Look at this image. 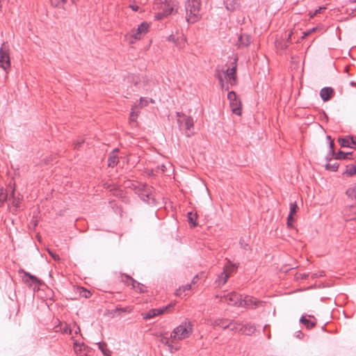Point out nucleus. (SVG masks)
<instances>
[{"instance_id": "nucleus-1", "label": "nucleus", "mask_w": 356, "mask_h": 356, "mask_svg": "<svg viewBox=\"0 0 356 356\" xmlns=\"http://www.w3.org/2000/svg\"><path fill=\"white\" fill-rule=\"evenodd\" d=\"M185 9L187 22L190 23H195L200 19V0H187L185 3Z\"/></svg>"}, {"instance_id": "nucleus-2", "label": "nucleus", "mask_w": 356, "mask_h": 356, "mask_svg": "<svg viewBox=\"0 0 356 356\" xmlns=\"http://www.w3.org/2000/svg\"><path fill=\"white\" fill-rule=\"evenodd\" d=\"M233 64L234 65L231 68H228L224 72L225 79H227V81L224 80L222 76L220 73L216 74V77L218 79L222 90H228L229 83L231 86L236 84V60H234Z\"/></svg>"}, {"instance_id": "nucleus-3", "label": "nucleus", "mask_w": 356, "mask_h": 356, "mask_svg": "<svg viewBox=\"0 0 356 356\" xmlns=\"http://www.w3.org/2000/svg\"><path fill=\"white\" fill-rule=\"evenodd\" d=\"M193 333V324L191 321L185 320L176 327L170 334V338L175 340H182L190 337Z\"/></svg>"}, {"instance_id": "nucleus-4", "label": "nucleus", "mask_w": 356, "mask_h": 356, "mask_svg": "<svg viewBox=\"0 0 356 356\" xmlns=\"http://www.w3.org/2000/svg\"><path fill=\"white\" fill-rule=\"evenodd\" d=\"M153 8L159 10L155 14L157 19H161L170 15L173 10V7L166 0H156L154 3Z\"/></svg>"}, {"instance_id": "nucleus-5", "label": "nucleus", "mask_w": 356, "mask_h": 356, "mask_svg": "<svg viewBox=\"0 0 356 356\" xmlns=\"http://www.w3.org/2000/svg\"><path fill=\"white\" fill-rule=\"evenodd\" d=\"M0 67L5 71L10 67V48L8 42H3L0 48Z\"/></svg>"}, {"instance_id": "nucleus-6", "label": "nucleus", "mask_w": 356, "mask_h": 356, "mask_svg": "<svg viewBox=\"0 0 356 356\" xmlns=\"http://www.w3.org/2000/svg\"><path fill=\"white\" fill-rule=\"evenodd\" d=\"M216 298H219L220 302H225L230 305L242 307V296L236 292H232L220 296L216 295Z\"/></svg>"}, {"instance_id": "nucleus-7", "label": "nucleus", "mask_w": 356, "mask_h": 356, "mask_svg": "<svg viewBox=\"0 0 356 356\" xmlns=\"http://www.w3.org/2000/svg\"><path fill=\"white\" fill-rule=\"evenodd\" d=\"M227 99L229 101V106L233 113L241 115V102L238 98L236 94L234 91H231L227 94Z\"/></svg>"}, {"instance_id": "nucleus-8", "label": "nucleus", "mask_w": 356, "mask_h": 356, "mask_svg": "<svg viewBox=\"0 0 356 356\" xmlns=\"http://www.w3.org/2000/svg\"><path fill=\"white\" fill-rule=\"evenodd\" d=\"M149 101L144 97H140L139 103L136 104L131 108V111L129 116L130 122H136L137 117L140 113V109L148 105Z\"/></svg>"}, {"instance_id": "nucleus-9", "label": "nucleus", "mask_w": 356, "mask_h": 356, "mask_svg": "<svg viewBox=\"0 0 356 356\" xmlns=\"http://www.w3.org/2000/svg\"><path fill=\"white\" fill-rule=\"evenodd\" d=\"M149 27V26L147 22H143L136 29L131 31L130 36L134 40H140L147 33Z\"/></svg>"}, {"instance_id": "nucleus-10", "label": "nucleus", "mask_w": 356, "mask_h": 356, "mask_svg": "<svg viewBox=\"0 0 356 356\" xmlns=\"http://www.w3.org/2000/svg\"><path fill=\"white\" fill-rule=\"evenodd\" d=\"M264 303V302L258 300L254 297L247 296L242 299L241 305L243 307L255 309L259 307H263Z\"/></svg>"}, {"instance_id": "nucleus-11", "label": "nucleus", "mask_w": 356, "mask_h": 356, "mask_svg": "<svg viewBox=\"0 0 356 356\" xmlns=\"http://www.w3.org/2000/svg\"><path fill=\"white\" fill-rule=\"evenodd\" d=\"M19 273H24L22 280L29 286L40 284V281L36 277L30 274L29 273L25 272L24 270H20Z\"/></svg>"}, {"instance_id": "nucleus-12", "label": "nucleus", "mask_w": 356, "mask_h": 356, "mask_svg": "<svg viewBox=\"0 0 356 356\" xmlns=\"http://www.w3.org/2000/svg\"><path fill=\"white\" fill-rule=\"evenodd\" d=\"M338 142L341 147L354 148L356 147V137L348 136L344 138H339Z\"/></svg>"}, {"instance_id": "nucleus-13", "label": "nucleus", "mask_w": 356, "mask_h": 356, "mask_svg": "<svg viewBox=\"0 0 356 356\" xmlns=\"http://www.w3.org/2000/svg\"><path fill=\"white\" fill-rule=\"evenodd\" d=\"M124 282L127 285H131L133 289H136V291H139L140 293L145 292V286H144V285L141 284L139 282H137L136 280H134L130 276L126 275L125 276V280H124Z\"/></svg>"}, {"instance_id": "nucleus-14", "label": "nucleus", "mask_w": 356, "mask_h": 356, "mask_svg": "<svg viewBox=\"0 0 356 356\" xmlns=\"http://www.w3.org/2000/svg\"><path fill=\"white\" fill-rule=\"evenodd\" d=\"M334 95V90L331 87H325L322 88L320 91V96L321 99L324 102H327L330 99V98Z\"/></svg>"}, {"instance_id": "nucleus-15", "label": "nucleus", "mask_w": 356, "mask_h": 356, "mask_svg": "<svg viewBox=\"0 0 356 356\" xmlns=\"http://www.w3.org/2000/svg\"><path fill=\"white\" fill-rule=\"evenodd\" d=\"M251 41V37L248 34H241L238 37L237 46L238 48L248 47Z\"/></svg>"}, {"instance_id": "nucleus-16", "label": "nucleus", "mask_w": 356, "mask_h": 356, "mask_svg": "<svg viewBox=\"0 0 356 356\" xmlns=\"http://www.w3.org/2000/svg\"><path fill=\"white\" fill-rule=\"evenodd\" d=\"M168 307L159 309H150L146 314L144 315L143 318L145 319H150L153 317L162 314L167 310Z\"/></svg>"}, {"instance_id": "nucleus-17", "label": "nucleus", "mask_w": 356, "mask_h": 356, "mask_svg": "<svg viewBox=\"0 0 356 356\" xmlns=\"http://www.w3.org/2000/svg\"><path fill=\"white\" fill-rule=\"evenodd\" d=\"M118 152V149H113L111 154H109V157L108 159V165L109 167L113 168L116 165L119 161L118 157L117 156V153Z\"/></svg>"}, {"instance_id": "nucleus-18", "label": "nucleus", "mask_w": 356, "mask_h": 356, "mask_svg": "<svg viewBox=\"0 0 356 356\" xmlns=\"http://www.w3.org/2000/svg\"><path fill=\"white\" fill-rule=\"evenodd\" d=\"M256 331L255 325L251 323L243 325L241 333L245 335L250 336Z\"/></svg>"}, {"instance_id": "nucleus-19", "label": "nucleus", "mask_w": 356, "mask_h": 356, "mask_svg": "<svg viewBox=\"0 0 356 356\" xmlns=\"http://www.w3.org/2000/svg\"><path fill=\"white\" fill-rule=\"evenodd\" d=\"M230 321L227 318H218L213 321V325L222 327V329H229Z\"/></svg>"}, {"instance_id": "nucleus-20", "label": "nucleus", "mask_w": 356, "mask_h": 356, "mask_svg": "<svg viewBox=\"0 0 356 356\" xmlns=\"http://www.w3.org/2000/svg\"><path fill=\"white\" fill-rule=\"evenodd\" d=\"M229 277V275L222 270V272L218 276V278L216 280V284L218 287H221L227 282Z\"/></svg>"}, {"instance_id": "nucleus-21", "label": "nucleus", "mask_w": 356, "mask_h": 356, "mask_svg": "<svg viewBox=\"0 0 356 356\" xmlns=\"http://www.w3.org/2000/svg\"><path fill=\"white\" fill-rule=\"evenodd\" d=\"M238 268V266L235 264L232 263L231 261H228L227 264L223 267V271L230 275V274L234 272Z\"/></svg>"}, {"instance_id": "nucleus-22", "label": "nucleus", "mask_w": 356, "mask_h": 356, "mask_svg": "<svg viewBox=\"0 0 356 356\" xmlns=\"http://www.w3.org/2000/svg\"><path fill=\"white\" fill-rule=\"evenodd\" d=\"M184 125L186 129V135L187 136H190V134L188 131L190 129L194 126V121L192 117L186 116L184 119Z\"/></svg>"}, {"instance_id": "nucleus-23", "label": "nucleus", "mask_w": 356, "mask_h": 356, "mask_svg": "<svg viewBox=\"0 0 356 356\" xmlns=\"http://www.w3.org/2000/svg\"><path fill=\"white\" fill-rule=\"evenodd\" d=\"M243 324L238 321H230L229 329L233 332H238L241 333Z\"/></svg>"}, {"instance_id": "nucleus-24", "label": "nucleus", "mask_w": 356, "mask_h": 356, "mask_svg": "<svg viewBox=\"0 0 356 356\" xmlns=\"http://www.w3.org/2000/svg\"><path fill=\"white\" fill-rule=\"evenodd\" d=\"M352 154V152H343L342 151H339L336 154H334L335 160L350 159Z\"/></svg>"}, {"instance_id": "nucleus-25", "label": "nucleus", "mask_w": 356, "mask_h": 356, "mask_svg": "<svg viewBox=\"0 0 356 356\" xmlns=\"http://www.w3.org/2000/svg\"><path fill=\"white\" fill-rule=\"evenodd\" d=\"M326 159L329 161L327 163L325 164V168L328 170L335 172L338 170L339 164L337 161H334L333 163H330L332 161L331 159H329L328 156L326 157Z\"/></svg>"}, {"instance_id": "nucleus-26", "label": "nucleus", "mask_w": 356, "mask_h": 356, "mask_svg": "<svg viewBox=\"0 0 356 356\" xmlns=\"http://www.w3.org/2000/svg\"><path fill=\"white\" fill-rule=\"evenodd\" d=\"M300 321L301 323H302L304 325H305L307 329H311V328L314 327L316 324V321H310V320L307 319L305 316H302L300 318Z\"/></svg>"}, {"instance_id": "nucleus-27", "label": "nucleus", "mask_w": 356, "mask_h": 356, "mask_svg": "<svg viewBox=\"0 0 356 356\" xmlns=\"http://www.w3.org/2000/svg\"><path fill=\"white\" fill-rule=\"evenodd\" d=\"M343 175L348 177L356 175V163L347 165L346 170L343 172Z\"/></svg>"}, {"instance_id": "nucleus-28", "label": "nucleus", "mask_w": 356, "mask_h": 356, "mask_svg": "<svg viewBox=\"0 0 356 356\" xmlns=\"http://www.w3.org/2000/svg\"><path fill=\"white\" fill-rule=\"evenodd\" d=\"M346 194L352 200L356 199V183L346 190Z\"/></svg>"}, {"instance_id": "nucleus-29", "label": "nucleus", "mask_w": 356, "mask_h": 356, "mask_svg": "<svg viewBox=\"0 0 356 356\" xmlns=\"http://www.w3.org/2000/svg\"><path fill=\"white\" fill-rule=\"evenodd\" d=\"M224 3L229 10H234L238 6L237 0H224Z\"/></svg>"}, {"instance_id": "nucleus-30", "label": "nucleus", "mask_w": 356, "mask_h": 356, "mask_svg": "<svg viewBox=\"0 0 356 356\" xmlns=\"http://www.w3.org/2000/svg\"><path fill=\"white\" fill-rule=\"evenodd\" d=\"M197 218V213H193V212L188 213V220L192 227H195L197 225V222H196Z\"/></svg>"}, {"instance_id": "nucleus-31", "label": "nucleus", "mask_w": 356, "mask_h": 356, "mask_svg": "<svg viewBox=\"0 0 356 356\" xmlns=\"http://www.w3.org/2000/svg\"><path fill=\"white\" fill-rule=\"evenodd\" d=\"M99 348L102 350V353L105 356H111V351L106 348V343H98Z\"/></svg>"}, {"instance_id": "nucleus-32", "label": "nucleus", "mask_w": 356, "mask_h": 356, "mask_svg": "<svg viewBox=\"0 0 356 356\" xmlns=\"http://www.w3.org/2000/svg\"><path fill=\"white\" fill-rule=\"evenodd\" d=\"M52 6L64 9V3L66 0H50Z\"/></svg>"}, {"instance_id": "nucleus-33", "label": "nucleus", "mask_w": 356, "mask_h": 356, "mask_svg": "<svg viewBox=\"0 0 356 356\" xmlns=\"http://www.w3.org/2000/svg\"><path fill=\"white\" fill-rule=\"evenodd\" d=\"M191 289V284H186L185 286H183L182 287H180L179 289L176 291V295L178 296H181L183 292H185L186 291H189Z\"/></svg>"}, {"instance_id": "nucleus-34", "label": "nucleus", "mask_w": 356, "mask_h": 356, "mask_svg": "<svg viewBox=\"0 0 356 356\" xmlns=\"http://www.w3.org/2000/svg\"><path fill=\"white\" fill-rule=\"evenodd\" d=\"M12 200V204L16 208L20 207V200L19 198H15L14 197V190L12 191V197L9 198V200L10 201Z\"/></svg>"}, {"instance_id": "nucleus-35", "label": "nucleus", "mask_w": 356, "mask_h": 356, "mask_svg": "<svg viewBox=\"0 0 356 356\" xmlns=\"http://www.w3.org/2000/svg\"><path fill=\"white\" fill-rule=\"evenodd\" d=\"M297 209L298 206L296 202L290 203V212L289 215L293 216V215L296 213Z\"/></svg>"}, {"instance_id": "nucleus-36", "label": "nucleus", "mask_w": 356, "mask_h": 356, "mask_svg": "<svg viewBox=\"0 0 356 356\" xmlns=\"http://www.w3.org/2000/svg\"><path fill=\"white\" fill-rule=\"evenodd\" d=\"M8 198V194L6 193L3 188H0V203H3Z\"/></svg>"}, {"instance_id": "nucleus-37", "label": "nucleus", "mask_w": 356, "mask_h": 356, "mask_svg": "<svg viewBox=\"0 0 356 356\" xmlns=\"http://www.w3.org/2000/svg\"><path fill=\"white\" fill-rule=\"evenodd\" d=\"M275 46L278 49H286L288 47V44L286 42H282L281 41L276 40Z\"/></svg>"}, {"instance_id": "nucleus-38", "label": "nucleus", "mask_w": 356, "mask_h": 356, "mask_svg": "<svg viewBox=\"0 0 356 356\" xmlns=\"http://www.w3.org/2000/svg\"><path fill=\"white\" fill-rule=\"evenodd\" d=\"M170 337H168L166 336H161V339H160V342L164 345H166V346H169L170 343H171L170 342Z\"/></svg>"}, {"instance_id": "nucleus-39", "label": "nucleus", "mask_w": 356, "mask_h": 356, "mask_svg": "<svg viewBox=\"0 0 356 356\" xmlns=\"http://www.w3.org/2000/svg\"><path fill=\"white\" fill-rule=\"evenodd\" d=\"M176 115L177 117V123L179 126L181 127L182 124V120L181 118H183L184 119L186 117V115L181 112H177Z\"/></svg>"}, {"instance_id": "nucleus-40", "label": "nucleus", "mask_w": 356, "mask_h": 356, "mask_svg": "<svg viewBox=\"0 0 356 356\" xmlns=\"http://www.w3.org/2000/svg\"><path fill=\"white\" fill-rule=\"evenodd\" d=\"M85 142L84 139L82 138H79L74 143V149H79L82 144H83Z\"/></svg>"}, {"instance_id": "nucleus-41", "label": "nucleus", "mask_w": 356, "mask_h": 356, "mask_svg": "<svg viewBox=\"0 0 356 356\" xmlns=\"http://www.w3.org/2000/svg\"><path fill=\"white\" fill-rule=\"evenodd\" d=\"M60 331L64 334H72V329L67 324H65L63 327H60Z\"/></svg>"}, {"instance_id": "nucleus-42", "label": "nucleus", "mask_w": 356, "mask_h": 356, "mask_svg": "<svg viewBox=\"0 0 356 356\" xmlns=\"http://www.w3.org/2000/svg\"><path fill=\"white\" fill-rule=\"evenodd\" d=\"M175 45L180 49L184 48L185 45V40L183 38H179V40L175 43Z\"/></svg>"}, {"instance_id": "nucleus-43", "label": "nucleus", "mask_w": 356, "mask_h": 356, "mask_svg": "<svg viewBox=\"0 0 356 356\" xmlns=\"http://www.w3.org/2000/svg\"><path fill=\"white\" fill-rule=\"evenodd\" d=\"M168 349L170 353H175V351L179 350V346H174L172 343H170V345L168 346Z\"/></svg>"}, {"instance_id": "nucleus-44", "label": "nucleus", "mask_w": 356, "mask_h": 356, "mask_svg": "<svg viewBox=\"0 0 356 356\" xmlns=\"http://www.w3.org/2000/svg\"><path fill=\"white\" fill-rule=\"evenodd\" d=\"M168 40L175 44L179 40V38H176L174 35H170L168 37Z\"/></svg>"}, {"instance_id": "nucleus-45", "label": "nucleus", "mask_w": 356, "mask_h": 356, "mask_svg": "<svg viewBox=\"0 0 356 356\" xmlns=\"http://www.w3.org/2000/svg\"><path fill=\"white\" fill-rule=\"evenodd\" d=\"M325 8L324 7H320L318 9H316L314 13H309V15H310V17L312 18L314 17L316 15H317L318 13H320L321 11L323 9H325Z\"/></svg>"}, {"instance_id": "nucleus-46", "label": "nucleus", "mask_w": 356, "mask_h": 356, "mask_svg": "<svg viewBox=\"0 0 356 356\" xmlns=\"http://www.w3.org/2000/svg\"><path fill=\"white\" fill-rule=\"evenodd\" d=\"M293 220V216L289 215V216L287 218V222H286L288 227L291 228L293 227V225H292Z\"/></svg>"}, {"instance_id": "nucleus-47", "label": "nucleus", "mask_w": 356, "mask_h": 356, "mask_svg": "<svg viewBox=\"0 0 356 356\" xmlns=\"http://www.w3.org/2000/svg\"><path fill=\"white\" fill-rule=\"evenodd\" d=\"M49 253L54 260L58 261L60 259L59 256L57 254L53 252L52 251L49 250Z\"/></svg>"}, {"instance_id": "nucleus-48", "label": "nucleus", "mask_w": 356, "mask_h": 356, "mask_svg": "<svg viewBox=\"0 0 356 356\" xmlns=\"http://www.w3.org/2000/svg\"><path fill=\"white\" fill-rule=\"evenodd\" d=\"M333 147H334V142H333V140H330V155H331V156H334L335 154Z\"/></svg>"}, {"instance_id": "nucleus-49", "label": "nucleus", "mask_w": 356, "mask_h": 356, "mask_svg": "<svg viewBox=\"0 0 356 356\" xmlns=\"http://www.w3.org/2000/svg\"><path fill=\"white\" fill-rule=\"evenodd\" d=\"M304 337V334L302 332L301 330H298L296 332V337L298 338L299 339H302Z\"/></svg>"}, {"instance_id": "nucleus-50", "label": "nucleus", "mask_w": 356, "mask_h": 356, "mask_svg": "<svg viewBox=\"0 0 356 356\" xmlns=\"http://www.w3.org/2000/svg\"><path fill=\"white\" fill-rule=\"evenodd\" d=\"M129 7L132 9L134 11H138L139 10L138 6L136 4H130Z\"/></svg>"}, {"instance_id": "nucleus-51", "label": "nucleus", "mask_w": 356, "mask_h": 356, "mask_svg": "<svg viewBox=\"0 0 356 356\" xmlns=\"http://www.w3.org/2000/svg\"><path fill=\"white\" fill-rule=\"evenodd\" d=\"M83 296H84L85 298H88L90 297V292L89 291H87V290H84L83 291Z\"/></svg>"}, {"instance_id": "nucleus-52", "label": "nucleus", "mask_w": 356, "mask_h": 356, "mask_svg": "<svg viewBox=\"0 0 356 356\" xmlns=\"http://www.w3.org/2000/svg\"><path fill=\"white\" fill-rule=\"evenodd\" d=\"M142 195H145V197H147V199L143 198L144 201L148 202L149 200V199H150V194H149V193H145V194L143 193Z\"/></svg>"}, {"instance_id": "nucleus-53", "label": "nucleus", "mask_w": 356, "mask_h": 356, "mask_svg": "<svg viewBox=\"0 0 356 356\" xmlns=\"http://www.w3.org/2000/svg\"><path fill=\"white\" fill-rule=\"evenodd\" d=\"M292 34H293V33H292V32H291V33H289L288 37H287V38H286V42L287 44L289 42V41H290V40H291V35H292Z\"/></svg>"}, {"instance_id": "nucleus-54", "label": "nucleus", "mask_w": 356, "mask_h": 356, "mask_svg": "<svg viewBox=\"0 0 356 356\" xmlns=\"http://www.w3.org/2000/svg\"><path fill=\"white\" fill-rule=\"evenodd\" d=\"M310 32H311V31H309V32H304V33H303V35L302 36V38H302V39L305 38L307 35H309V34L310 33Z\"/></svg>"}, {"instance_id": "nucleus-55", "label": "nucleus", "mask_w": 356, "mask_h": 356, "mask_svg": "<svg viewBox=\"0 0 356 356\" xmlns=\"http://www.w3.org/2000/svg\"><path fill=\"white\" fill-rule=\"evenodd\" d=\"M197 277H198V276H197V275H196V276L193 278V281H192V283H193V284H195V282H196V279H197Z\"/></svg>"}, {"instance_id": "nucleus-56", "label": "nucleus", "mask_w": 356, "mask_h": 356, "mask_svg": "<svg viewBox=\"0 0 356 356\" xmlns=\"http://www.w3.org/2000/svg\"><path fill=\"white\" fill-rule=\"evenodd\" d=\"M307 277V275H306V274H303L301 275L302 279H305Z\"/></svg>"}, {"instance_id": "nucleus-57", "label": "nucleus", "mask_w": 356, "mask_h": 356, "mask_svg": "<svg viewBox=\"0 0 356 356\" xmlns=\"http://www.w3.org/2000/svg\"><path fill=\"white\" fill-rule=\"evenodd\" d=\"M79 332H80V327H77V330L75 331V333L77 334Z\"/></svg>"}, {"instance_id": "nucleus-58", "label": "nucleus", "mask_w": 356, "mask_h": 356, "mask_svg": "<svg viewBox=\"0 0 356 356\" xmlns=\"http://www.w3.org/2000/svg\"><path fill=\"white\" fill-rule=\"evenodd\" d=\"M78 0H71L73 4H76Z\"/></svg>"}, {"instance_id": "nucleus-59", "label": "nucleus", "mask_w": 356, "mask_h": 356, "mask_svg": "<svg viewBox=\"0 0 356 356\" xmlns=\"http://www.w3.org/2000/svg\"><path fill=\"white\" fill-rule=\"evenodd\" d=\"M165 167L163 165H161V170H162L163 172H164V171H165Z\"/></svg>"}, {"instance_id": "nucleus-60", "label": "nucleus", "mask_w": 356, "mask_h": 356, "mask_svg": "<svg viewBox=\"0 0 356 356\" xmlns=\"http://www.w3.org/2000/svg\"><path fill=\"white\" fill-rule=\"evenodd\" d=\"M327 139L330 142V140H332V138H331V136H327Z\"/></svg>"}, {"instance_id": "nucleus-61", "label": "nucleus", "mask_w": 356, "mask_h": 356, "mask_svg": "<svg viewBox=\"0 0 356 356\" xmlns=\"http://www.w3.org/2000/svg\"><path fill=\"white\" fill-rule=\"evenodd\" d=\"M150 102H151V103H154V101L152 99H150Z\"/></svg>"}, {"instance_id": "nucleus-62", "label": "nucleus", "mask_w": 356, "mask_h": 356, "mask_svg": "<svg viewBox=\"0 0 356 356\" xmlns=\"http://www.w3.org/2000/svg\"><path fill=\"white\" fill-rule=\"evenodd\" d=\"M313 276L315 277H318V275H316V274H313Z\"/></svg>"}, {"instance_id": "nucleus-63", "label": "nucleus", "mask_w": 356, "mask_h": 356, "mask_svg": "<svg viewBox=\"0 0 356 356\" xmlns=\"http://www.w3.org/2000/svg\"><path fill=\"white\" fill-rule=\"evenodd\" d=\"M323 275H323V273L322 272L321 273H320V276H323Z\"/></svg>"}]
</instances>
